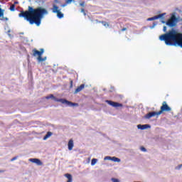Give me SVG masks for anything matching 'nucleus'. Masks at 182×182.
Returning <instances> with one entry per match:
<instances>
[{
    "instance_id": "obj_13",
    "label": "nucleus",
    "mask_w": 182,
    "mask_h": 182,
    "mask_svg": "<svg viewBox=\"0 0 182 182\" xmlns=\"http://www.w3.org/2000/svg\"><path fill=\"white\" fill-rule=\"evenodd\" d=\"M4 12H5V10L2 9L0 7V19H1V21H8L7 17H4Z\"/></svg>"
},
{
    "instance_id": "obj_17",
    "label": "nucleus",
    "mask_w": 182,
    "mask_h": 182,
    "mask_svg": "<svg viewBox=\"0 0 182 182\" xmlns=\"http://www.w3.org/2000/svg\"><path fill=\"white\" fill-rule=\"evenodd\" d=\"M59 11H60L59 7L58 6H56L55 4H54L53 6V12L54 14H56V13L59 12Z\"/></svg>"
},
{
    "instance_id": "obj_20",
    "label": "nucleus",
    "mask_w": 182,
    "mask_h": 182,
    "mask_svg": "<svg viewBox=\"0 0 182 182\" xmlns=\"http://www.w3.org/2000/svg\"><path fill=\"white\" fill-rule=\"evenodd\" d=\"M57 16L58 18H63V14L60 12V10L57 12Z\"/></svg>"
},
{
    "instance_id": "obj_7",
    "label": "nucleus",
    "mask_w": 182,
    "mask_h": 182,
    "mask_svg": "<svg viewBox=\"0 0 182 182\" xmlns=\"http://www.w3.org/2000/svg\"><path fill=\"white\" fill-rule=\"evenodd\" d=\"M160 114H161L160 113V111L159 112H150L148 114H146L144 117V119H151V117H154V116H160Z\"/></svg>"
},
{
    "instance_id": "obj_40",
    "label": "nucleus",
    "mask_w": 182,
    "mask_h": 182,
    "mask_svg": "<svg viewBox=\"0 0 182 182\" xmlns=\"http://www.w3.org/2000/svg\"><path fill=\"white\" fill-rule=\"evenodd\" d=\"M103 90H104V91L106 90V88H104Z\"/></svg>"
},
{
    "instance_id": "obj_18",
    "label": "nucleus",
    "mask_w": 182,
    "mask_h": 182,
    "mask_svg": "<svg viewBox=\"0 0 182 182\" xmlns=\"http://www.w3.org/2000/svg\"><path fill=\"white\" fill-rule=\"evenodd\" d=\"M111 161H114V163H120L121 160H120V159H119L116 156H112Z\"/></svg>"
},
{
    "instance_id": "obj_30",
    "label": "nucleus",
    "mask_w": 182,
    "mask_h": 182,
    "mask_svg": "<svg viewBox=\"0 0 182 182\" xmlns=\"http://www.w3.org/2000/svg\"><path fill=\"white\" fill-rule=\"evenodd\" d=\"M81 12L84 14L85 16H86V12L85 11V9H81Z\"/></svg>"
},
{
    "instance_id": "obj_1",
    "label": "nucleus",
    "mask_w": 182,
    "mask_h": 182,
    "mask_svg": "<svg viewBox=\"0 0 182 182\" xmlns=\"http://www.w3.org/2000/svg\"><path fill=\"white\" fill-rule=\"evenodd\" d=\"M45 15H48V10L42 7L33 9L32 6H28V10L21 11L18 16L24 18L30 23H41Z\"/></svg>"
},
{
    "instance_id": "obj_9",
    "label": "nucleus",
    "mask_w": 182,
    "mask_h": 182,
    "mask_svg": "<svg viewBox=\"0 0 182 182\" xmlns=\"http://www.w3.org/2000/svg\"><path fill=\"white\" fill-rule=\"evenodd\" d=\"M29 161H31V163H34L35 164H37V166H42L43 164L42 161L36 158L30 159Z\"/></svg>"
},
{
    "instance_id": "obj_16",
    "label": "nucleus",
    "mask_w": 182,
    "mask_h": 182,
    "mask_svg": "<svg viewBox=\"0 0 182 182\" xmlns=\"http://www.w3.org/2000/svg\"><path fill=\"white\" fill-rule=\"evenodd\" d=\"M52 134H53V133L48 132L46 134L43 136V140H48V139H49V137H50Z\"/></svg>"
},
{
    "instance_id": "obj_11",
    "label": "nucleus",
    "mask_w": 182,
    "mask_h": 182,
    "mask_svg": "<svg viewBox=\"0 0 182 182\" xmlns=\"http://www.w3.org/2000/svg\"><path fill=\"white\" fill-rule=\"evenodd\" d=\"M4 30L6 33L8 34V36H9V38H14V36H12V34H11V28H9V26H8V24H6L4 26Z\"/></svg>"
},
{
    "instance_id": "obj_37",
    "label": "nucleus",
    "mask_w": 182,
    "mask_h": 182,
    "mask_svg": "<svg viewBox=\"0 0 182 182\" xmlns=\"http://www.w3.org/2000/svg\"><path fill=\"white\" fill-rule=\"evenodd\" d=\"M19 35H23V32L19 33Z\"/></svg>"
},
{
    "instance_id": "obj_12",
    "label": "nucleus",
    "mask_w": 182,
    "mask_h": 182,
    "mask_svg": "<svg viewBox=\"0 0 182 182\" xmlns=\"http://www.w3.org/2000/svg\"><path fill=\"white\" fill-rule=\"evenodd\" d=\"M83 89H85V84H82L81 85L77 87L74 92V95H77V93H79V92H82Z\"/></svg>"
},
{
    "instance_id": "obj_22",
    "label": "nucleus",
    "mask_w": 182,
    "mask_h": 182,
    "mask_svg": "<svg viewBox=\"0 0 182 182\" xmlns=\"http://www.w3.org/2000/svg\"><path fill=\"white\" fill-rule=\"evenodd\" d=\"M167 26H169V28H174V26H177V23H166Z\"/></svg>"
},
{
    "instance_id": "obj_21",
    "label": "nucleus",
    "mask_w": 182,
    "mask_h": 182,
    "mask_svg": "<svg viewBox=\"0 0 182 182\" xmlns=\"http://www.w3.org/2000/svg\"><path fill=\"white\" fill-rule=\"evenodd\" d=\"M97 163V159H92L91 161V166H95Z\"/></svg>"
},
{
    "instance_id": "obj_34",
    "label": "nucleus",
    "mask_w": 182,
    "mask_h": 182,
    "mask_svg": "<svg viewBox=\"0 0 182 182\" xmlns=\"http://www.w3.org/2000/svg\"><path fill=\"white\" fill-rule=\"evenodd\" d=\"M163 31H164V32H166L167 31V27L166 26H164Z\"/></svg>"
},
{
    "instance_id": "obj_10",
    "label": "nucleus",
    "mask_w": 182,
    "mask_h": 182,
    "mask_svg": "<svg viewBox=\"0 0 182 182\" xmlns=\"http://www.w3.org/2000/svg\"><path fill=\"white\" fill-rule=\"evenodd\" d=\"M151 126L150 124H138L137 129L139 130H146L147 129H150Z\"/></svg>"
},
{
    "instance_id": "obj_5",
    "label": "nucleus",
    "mask_w": 182,
    "mask_h": 182,
    "mask_svg": "<svg viewBox=\"0 0 182 182\" xmlns=\"http://www.w3.org/2000/svg\"><path fill=\"white\" fill-rule=\"evenodd\" d=\"M163 112H171V107H170L168 105H167V102L166 101L163 102L159 113H161V114Z\"/></svg>"
},
{
    "instance_id": "obj_4",
    "label": "nucleus",
    "mask_w": 182,
    "mask_h": 182,
    "mask_svg": "<svg viewBox=\"0 0 182 182\" xmlns=\"http://www.w3.org/2000/svg\"><path fill=\"white\" fill-rule=\"evenodd\" d=\"M46 99L48 100L49 99H52V100H54V102H59L60 103H62L63 105H65L66 106H68L69 107H74L75 106L77 107L79 106L78 103L76 102H72L64 98H58L53 95V94H51L50 95H48L46 97Z\"/></svg>"
},
{
    "instance_id": "obj_2",
    "label": "nucleus",
    "mask_w": 182,
    "mask_h": 182,
    "mask_svg": "<svg viewBox=\"0 0 182 182\" xmlns=\"http://www.w3.org/2000/svg\"><path fill=\"white\" fill-rule=\"evenodd\" d=\"M167 14L163 13L155 16L154 17L148 18L146 21H156L157 19H162L161 23H178V22H181L182 19L181 17L177 14V13H172L171 14V17L168 19L167 21H164V17Z\"/></svg>"
},
{
    "instance_id": "obj_35",
    "label": "nucleus",
    "mask_w": 182,
    "mask_h": 182,
    "mask_svg": "<svg viewBox=\"0 0 182 182\" xmlns=\"http://www.w3.org/2000/svg\"><path fill=\"white\" fill-rule=\"evenodd\" d=\"M127 28H123L122 29V32H124V31H127Z\"/></svg>"
},
{
    "instance_id": "obj_31",
    "label": "nucleus",
    "mask_w": 182,
    "mask_h": 182,
    "mask_svg": "<svg viewBox=\"0 0 182 182\" xmlns=\"http://www.w3.org/2000/svg\"><path fill=\"white\" fill-rule=\"evenodd\" d=\"M67 4H70L73 0H65Z\"/></svg>"
},
{
    "instance_id": "obj_6",
    "label": "nucleus",
    "mask_w": 182,
    "mask_h": 182,
    "mask_svg": "<svg viewBox=\"0 0 182 182\" xmlns=\"http://www.w3.org/2000/svg\"><path fill=\"white\" fill-rule=\"evenodd\" d=\"M105 103H107L109 106H112V107H123V104L119 103L117 102H114L112 100H106Z\"/></svg>"
},
{
    "instance_id": "obj_28",
    "label": "nucleus",
    "mask_w": 182,
    "mask_h": 182,
    "mask_svg": "<svg viewBox=\"0 0 182 182\" xmlns=\"http://www.w3.org/2000/svg\"><path fill=\"white\" fill-rule=\"evenodd\" d=\"M17 159H18V156H14L11 159V161H15V160H17Z\"/></svg>"
},
{
    "instance_id": "obj_36",
    "label": "nucleus",
    "mask_w": 182,
    "mask_h": 182,
    "mask_svg": "<svg viewBox=\"0 0 182 182\" xmlns=\"http://www.w3.org/2000/svg\"><path fill=\"white\" fill-rule=\"evenodd\" d=\"M36 26H41V23H36Z\"/></svg>"
},
{
    "instance_id": "obj_23",
    "label": "nucleus",
    "mask_w": 182,
    "mask_h": 182,
    "mask_svg": "<svg viewBox=\"0 0 182 182\" xmlns=\"http://www.w3.org/2000/svg\"><path fill=\"white\" fill-rule=\"evenodd\" d=\"M140 150H141V151H144V153H146V151H147V149L146 148H144V146H141Z\"/></svg>"
},
{
    "instance_id": "obj_38",
    "label": "nucleus",
    "mask_w": 182,
    "mask_h": 182,
    "mask_svg": "<svg viewBox=\"0 0 182 182\" xmlns=\"http://www.w3.org/2000/svg\"><path fill=\"white\" fill-rule=\"evenodd\" d=\"M181 167H182V165L181 164L179 165V168H181Z\"/></svg>"
},
{
    "instance_id": "obj_39",
    "label": "nucleus",
    "mask_w": 182,
    "mask_h": 182,
    "mask_svg": "<svg viewBox=\"0 0 182 182\" xmlns=\"http://www.w3.org/2000/svg\"><path fill=\"white\" fill-rule=\"evenodd\" d=\"M111 89H114V87H111Z\"/></svg>"
},
{
    "instance_id": "obj_33",
    "label": "nucleus",
    "mask_w": 182,
    "mask_h": 182,
    "mask_svg": "<svg viewBox=\"0 0 182 182\" xmlns=\"http://www.w3.org/2000/svg\"><path fill=\"white\" fill-rule=\"evenodd\" d=\"M156 25H157V23H154L153 26H150V28L153 29V28H154V26H156Z\"/></svg>"
},
{
    "instance_id": "obj_25",
    "label": "nucleus",
    "mask_w": 182,
    "mask_h": 182,
    "mask_svg": "<svg viewBox=\"0 0 182 182\" xmlns=\"http://www.w3.org/2000/svg\"><path fill=\"white\" fill-rule=\"evenodd\" d=\"M10 11H15V4H12L10 6Z\"/></svg>"
},
{
    "instance_id": "obj_26",
    "label": "nucleus",
    "mask_w": 182,
    "mask_h": 182,
    "mask_svg": "<svg viewBox=\"0 0 182 182\" xmlns=\"http://www.w3.org/2000/svg\"><path fill=\"white\" fill-rule=\"evenodd\" d=\"M70 89H72L73 87V80L70 81Z\"/></svg>"
},
{
    "instance_id": "obj_32",
    "label": "nucleus",
    "mask_w": 182,
    "mask_h": 182,
    "mask_svg": "<svg viewBox=\"0 0 182 182\" xmlns=\"http://www.w3.org/2000/svg\"><path fill=\"white\" fill-rule=\"evenodd\" d=\"M80 6H85V1H82L80 4Z\"/></svg>"
},
{
    "instance_id": "obj_15",
    "label": "nucleus",
    "mask_w": 182,
    "mask_h": 182,
    "mask_svg": "<svg viewBox=\"0 0 182 182\" xmlns=\"http://www.w3.org/2000/svg\"><path fill=\"white\" fill-rule=\"evenodd\" d=\"M68 150H73V140L70 139L69 141H68Z\"/></svg>"
},
{
    "instance_id": "obj_41",
    "label": "nucleus",
    "mask_w": 182,
    "mask_h": 182,
    "mask_svg": "<svg viewBox=\"0 0 182 182\" xmlns=\"http://www.w3.org/2000/svg\"><path fill=\"white\" fill-rule=\"evenodd\" d=\"M0 173H2V171H0Z\"/></svg>"
},
{
    "instance_id": "obj_29",
    "label": "nucleus",
    "mask_w": 182,
    "mask_h": 182,
    "mask_svg": "<svg viewBox=\"0 0 182 182\" xmlns=\"http://www.w3.org/2000/svg\"><path fill=\"white\" fill-rule=\"evenodd\" d=\"M104 26H105L106 28H110V24H109V23H104Z\"/></svg>"
},
{
    "instance_id": "obj_19",
    "label": "nucleus",
    "mask_w": 182,
    "mask_h": 182,
    "mask_svg": "<svg viewBox=\"0 0 182 182\" xmlns=\"http://www.w3.org/2000/svg\"><path fill=\"white\" fill-rule=\"evenodd\" d=\"M46 59H47L46 57L42 58V56H40V57L37 58V60L38 62H45V60H46Z\"/></svg>"
},
{
    "instance_id": "obj_14",
    "label": "nucleus",
    "mask_w": 182,
    "mask_h": 182,
    "mask_svg": "<svg viewBox=\"0 0 182 182\" xmlns=\"http://www.w3.org/2000/svg\"><path fill=\"white\" fill-rule=\"evenodd\" d=\"M65 176L68 178L67 182H72V181H73V178L72 177V174H70V173H65Z\"/></svg>"
},
{
    "instance_id": "obj_24",
    "label": "nucleus",
    "mask_w": 182,
    "mask_h": 182,
    "mask_svg": "<svg viewBox=\"0 0 182 182\" xmlns=\"http://www.w3.org/2000/svg\"><path fill=\"white\" fill-rule=\"evenodd\" d=\"M111 181L113 182H120V181L118 178H112Z\"/></svg>"
},
{
    "instance_id": "obj_3",
    "label": "nucleus",
    "mask_w": 182,
    "mask_h": 182,
    "mask_svg": "<svg viewBox=\"0 0 182 182\" xmlns=\"http://www.w3.org/2000/svg\"><path fill=\"white\" fill-rule=\"evenodd\" d=\"M176 39L177 31L174 28H172L171 31H168V33L161 35L159 36V40L161 41H164L167 46H171L173 42H176L177 41Z\"/></svg>"
},
{
    "instance_id": "obj_27",
    "label": "nucleus",
    "mask_w": 182,
    "mask_h": 182,
    "mask_svg": "<svg viewBox=\"0 0 182 182\" xmlns=\"http://www.w3.org/2000/svg\"><path fill=\"white\" fill-rule=\"evenodd\" d=\"M104 160H111L112 161V156H105L104 158Z\"/></svg>"
},
{
    "instance_id": "obj_8",
    "label": "nucleus",
    "mask_w": 182,
    "mask_h": 182,
    "mask_svg": "<svg viewBox=\"0 0 182 182\" xmlns=\"http://www.w3.org/2000/svg\"><path fill=\"white\" fill-rule=\"evenodd\" d=\"M44 52H45V49H43V48H41L40 51L36 50V48H34L33 50V56H34V57L38 56V58H41V56H42V55H43Z\"/></svg>"
}]
</instances>
